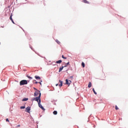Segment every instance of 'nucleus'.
I'll return each instance as SVG.
<instances>
[{
    "instance_id": "nucleus-1",
    "label": "nucleus",
    "mask_w": 128,
    "mask_h": 128,
    "mask_svg": "<svg viewBox=\"0 0 128 128\" xmlns=\"http://www.w3.org/2000/svg\"><path fill=\"white\" fill-rule=\"evenodd\" d=\"M42 95L41 93H40L39 96L38 97H36L32 98V102L34 100H36V102H39L40 100V96Z\"/></svg>"
},
{
    "instance_id": "nucleus-2",
    "label": "nucleus",
    "mask_w": 128,
    "mask_h": 128,
    "mask_svg": "<svg viewBox=\"0 0 128 128\" xmlns=\"http://www.w3.org/2000/svg\"><path fill=\"white\" fill-rule=\"evenodd\" d=\"M24 84H28V80H22L20 82V86H24Z\"/></svg>"
},
{
    "instance_id": "nucleus-3",
    "label": "nucleus",
    "mask_w": 128,
    "mask_h": 128,
    "mask_svg": "<svg viewBox=\"0 0 128 128\" xmlns=\"http://www.w3.org/2000/svg\"><path fill=\"white\" fill-rule=\"evenodd\" d=\"M38 106L39 108L42 110H44V108L42 106V104H40V100L39 102H38Z\"/></svg>"
},
{
    "instance_id": "nucleus-4",
    "label": "nucleus",
    "mask_w": 128,
    "mask_h": 128,
    "mask_svg": "<svg viewBox=\"0 0 128 128\" xmlns=\"http://www.w3.org/2000/svg\"><path fill=\"white\" fill-rule=\"evenodd\" d=\"M26 112H28V114H30V107L28 106L26 108Z\"/></svg>"
},
{
    "instance_id": "nucleus-5",
    "label": "nucleus",
    "mask_w": 128,
    "mask_h": 128,
    "mask_svg": "<svg viewBox=\"0 0 128 128\" xmlns=\"http://www.w3.org/2000/svg\"><path fill=\"white\" fill-rule=\"evenodd\" d=\"M71 82H72V81L69 80V82H68V79H66V84H68L70 86V84Z\"/></svg>"
},
{
    "instance_id": "nucleus-6",
    "label": "nucleus",
    "mask_w": 128,
    "mask_h": 128,
    "mask_svg": "<svg viewBox=\"0 0 128 128\" xmlns=\"http://www.w3.org/2000/svg\"><path fill=\"white\" fill-rule=\"evenodd\" d=\"M59 82L60 83V84L58 86L60 88H62V81L59 80Z\"/></svg>"
},
{
    "instance_id": "nucleus-7",
    "label": "nucleus",
    "mask_w": 128,
    "mask_h": 128,
    "mask_svg": "<svg viewBox=\"0 0 128 128\" xmlns=\"http://www.w3.org/2000/svg\"><path fill=\"white\" fill-rule=\"evenodd\" d=\"M40 94V92H36L34 93V96H38V94Z\"/></svg>"
},
{
    "instance_id": "nucleus-8",
    "label": "nucleus",
    "mask_w": 128,
    "mask_h": 128,
    "mask_svg": "<svg viewBox=\"0 0 128 128\" xmlns=\"http://www.w3.org/2000/svg\"><path fill=\"white\" fill-rule=\"evenodd\" d=\"M82 2H84V4H90V2H88V1L86 0H82Z\"/></svg>"
},
{
    "instance_id": "nucleus-9",
    "label": "nucleus",
    "mask_w": 128,
    "mask_h": 128,
    "mask_svg": "<svg viewBox=\"0 0 128 128\" xmlns=\"http://www.w3.org/2000/svg\"><path fill=\"white\" fill-rule=\"evenodd\" d=\"M64 66L60 68V69H59V72H62V70L64 69Z\"/></svg>"
},
{
    "instance_id": "nucleus-10",
    "label": "nucleus",
    "mask_w": 128,
    "mask_h": 128,
    "mask_svg": "<svg viewBox=\"0 0 128 128\" xmlns=\"http://www.w3.org/2000/svg\"><path fill=\"white\" fill-rule=\"evenodd\" d=\"M26 100H28V98H23L22 100V102H26Z\"/></svg>"
},
{
    "instance_id": "nucleus-11",
    "label": "nucleus",
    "mask_w": 128,
    "mask_h": 128,
    "mask_svg": "<svg viewBox=\"0 0 128 128\" xmlns=\"http://www.w3.org/2000/svg\"><path fill=\"white\" fill-rule=\"evenodd\" d=\"M62 60H59L56 62V64H62Z\"/></svg>"
},
{
    "instance_id": "nucleus-12",
    "label": "nucleus",
    "mask_w": 128,
    "mask_h": 128,
    "mask_svg": "<svg viewBox=\"0 0 128 128\" xmlns=\"http://www.w3.org/2000/svg\"><path fill=\"white\" fill-rule=\"evenodd\" d=\"M88 88H92V83L90 82H89V83H88Z\"/></svg>"
},
{
    "instance_id": "nucleus-13",
    "label": "nucleus",
    "mask_w": 128,
    "mask_h": 128,
    "mask_svg": "<svg viewBox=\"0 0 128 128\" xmlns=\"http://www.w3.org/2000/svg\"><path fill=\"white\" fill-rule=\"evenodd\" d=\"M35 78H36V80H40V77L38 76H35Z\"/></svg>"
},
{
    "instance_id": "nucleus-14",
    "label": "nucleus",
    "mask_w": 128,
    "mask_h": 128,
    "mask_svg": "<svg viewBox=\"0 0 128 128\" xmlns=\"http://www.w3.org/2000/svg\"><path fill=\"white\" fill-rule=\"evenodd\" d=\"M56 42H57V44H60V42L58 40H56Z\"/></svg>"
},
{
    "instance_id": "nucleus-15",
    "label": "nucleus",
    "mask_w": 128,
    "mask_h": 128,
    "mask_svg": "<svg viewBox=\"0 0 128 128\" xmlns=\"http://www.w3.org/2000/svg\"><path fill=\"white\" fill-rule=\"evenodd\" d=\"M26 76L28 78H30V80H32V78L30 77L28 74L26 75Z\"/></svg>"
},
{
    "instance_id": "nucleus-16",
    "label": "nucleus",
    "mask_w": 128,
    "mask_h": 128,
    "mask_svg": "<svg viewBox=\"0 0 128 128\" xmlns=\"http://www.w3.org/2000/svg\"><path fill=\"white\" fill-rule=\"evenodd\" d=\"M20 110H24V108H26V106H21L20 107Z\"/></svg>"
},
{
    "instance_id": "nucleus-17",
    "label": "nucleus",
    "mask_w": 128,
    "mask_h": 128,
    "mask_svg": "<svg viewBox=\"0 0 128 128\" xmlns=\"http://www.w3.org/2000/svg\"><path fill=\"white\" fill-rule=\"evenodd\" d=\"M53 114H54L56 115L58 114V112H56V110H54V111Z\"/></svg>"
},
{
    "instance_id": "nucleus-18",
    "label": "nucleus",
    "mask_w": 128,
    "mask_h": 128,
    "mask_svg": "<svg viewBox=\"0 0 128 128\" xmlns=\"http://www.w3.org/2000/svg\"><path fill=\"white\" fill-rule=\"evenodd\" d=\"M93 92H94V94H97L96 92V90H94V88H92Z\"/></svg>"
},
{
    "instance_id": "nucleus-19",
    "label": "nucleus",
    "mask_w": 128,
    "mask_h": 128,
    "mask_svg": "<svg viewBox=\"0 0 128 128\" xmlns=\"http://www.w3.org/2000/svg\"><path fill=\"white\" fill-rule=\"evenodd\" d=\"M68 64H70V62H68L67 64H66V65L64 66V68L68 66Z\"/></svg>"
},
{
    "instance_id": "nucleus-20",
    "label": "nucleus",
    "mask_w": 128,
    "mask_h": 128,
    "mask_svg": "<svg viewBox=\"0 0 128 128\" xmlns=\"http://www.w3.org/2000/svg\"><path fill=\"white\" fill-rule=\"evenodd\" d=\"M82 68H84L85 64H84V62H82Z\"/></svg>"
},
{
    "instance_id": "nucleus-21",
    "label": "nucleus",
    "mask_w": 128,
    "mask_h": 128,
    "mask_svg": "<svg viewBox=\"0 0 128 128\" xmlns=\"http://www.w3.org/2000/svg\"><path fill=\"white\" fill-rule=\"evenodd\" d=\"M62 58H64V60H66V58L64 57V55L62 56Z\"/></svg>"
},
{
    "instance_id": "nucleus-22",
    "label": "nucleus",
    "mask_w": 128,
    "mask_h": 128,
    "mask_svg": "<svg viewBox=\"0 0 128 128\" xmlns=\"http://www.w3.org/2000/svg\"><path fill=\"white\" fill-rule=\"evenodd\" d=\"M115 108H116V110H118V107L117 106H115Z\"/></svg>"
},
{
    "instance_id": "nucleus-23",
    "label": "nucleus",
    "mask_w": 128,
    "mask_h": 128,
    "mask_svg": "<svg viewBox=\"0 0 128 128\" xmlns=\"http://www.w3.org/2000/svg\"><path fill=\"white\" fill-rule=\"evenodd\" d=\"M10 20H12V16H10Z\"/></svg>"
},
{
    "instance_id": "nucleus-24",
    "label": "nucleus",
    "mask_w": 128,
    "mask_h": 128,
    "mask_svg": "<svg viewBox=\"0 0 128 128\" xmlns=\"http://www.w3.org/2000/svg\"><path fill=\"white\" fill-rule=\"evenodd\" d=\"M6 122H10V120H8V118H6Z\"/></svg>"
},
{
    "instance_id": "nucleus-25",
    "label": "nucleus",
    "mask_w": 128,
    "mask_h": 128,
    "mask_svg": "<svg viewBox=\"0 0 128 128\" xmlns=\"http://www.w3.org/2000/svg\"><path fill=\"white\" fill-rule=\"evenodd\" d=\"M33 88L35 90H38V89H36V88L34 87Z\"/></svg>"
},
{
    "instance_id": "nucleus-26",
    "label": "nucleus",
    "mask_w": 128,
    "mask_h": 128,
    "mask_svg": "<svg viewBox=\"0 0 128 128\" xmlns=\"http://www.w3.org/2000/svg\"><path fill=\"white\" fill-rule=\"evenodd\" d=\"M38 84H40V86H42V82H38Z\"/></svg>"
},
{
    "instance_id": "nucleus-27",
    "label": "nucleus",
    "mask_w": 128,
    "mask_h": 128,
    "mask_svg": "<svg viewBox=\"0 0 128 128\" xmlns=\"http://www.w3.org/2000/svg\"><path fill=\"white\" fill-rule=\"evenodd\" d=\"M12 24H14V20H12Z\"/></svg>"
},
{
    "instance_id": "nucleus-28",
    "label": "nucleus",
    "mask_w": 128,
    "mask_h": 128,
    "mask_svg": "<svg viewBox=\"0 0 128 128\" xmlns=\"http://www.w3.org/2000/svg\"><path fill=\"white\" fill-rule=\"evenodd\" d=\"M20 125H18V126H17V127H18V128H20Z\"/></svg>"
},
{
    "instance_id": "nucleus-29",
    "label": "nucleus",
    "mask_w": 128,
    "mask_h": 128,
    "mask_svg": "<svg viewBox=\"0 0 128 128\" xmlns=\"http://www.w3.org/2000/svg\"><path fill=\"white\" fill-rule=\"evenodd\" d=\"M10 16H11V18H12V14H10Z\"/></svg>"
},
{
    "instance_id": "nucleus-30",
    "label": "nucleus",
    "mask_w": 128,
    "mask_h": 128,
    "mask_svg": "<svg viewBox=\"0 0 128 128\" xmlns=\"http://www.w3.org/2000/svg\"><path fill=\"white\" fill-rule=\"evenodd\" d=\"M58 86V84H56V86Z\"/></svg>"
},
{
    "instance_id": "nucleus-31",
    "label": "nucleus",
    "mask_w": 128,
    "mask_h": 128,
    "mask_svg": "<svg viewBox=\"0 0 128 128\" xmlns=\"http://www.w3.org/2000/svg\"><path fill=\"white\" fill-rule=\"evenodd\" d=\"M38 82H36V84H38Z\"/></svg>"
},
{
    "instance_id": "nucleus-32",
    "label": "nucleus",
    "mask_w": 128,
    "mask_h": 128,
    "mask_svg": "<svg viewBox=\"0 0 128 128\" xmlns=\"http://www.w3.org/2000/svg\"><path fill=\"white\" fill-rule=\"evenodd\" d=\"M71 78H72V76H71Z\"/></svg>"
}]
</instances>
